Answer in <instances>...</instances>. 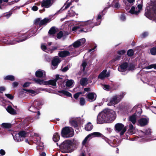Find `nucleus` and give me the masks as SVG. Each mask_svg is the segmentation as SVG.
<instances>
[{
    "instance_id": "18",
    "label": "nucleus",
    "mask_w": 156,
    "mask_h": 156,
    "mask_svg": "<svg viewBox=\"0 0 156 156\" xmlns=\"http://www.w3.org/2000/svg\"><path fill=\"white\" fill-rule=\"evenodd\" d=\"M36 76L41 78H44L45 76V73L44 71L39 70L36 72L35 73Z\"/></svg>"
},
{
    "instance_id": "64",
    "label": "nucleus",
    "mask_w": 156,
    "mask_h": 156,
    "mask_svg": "<svg viewBox=\"0 0 156 156\" xmlns=\"http://www.w3.org/2000/svg\"><path fill=\"white\" fill-rule=\"evenodd\" d=\"M30 84V83L29 82H26L23 85V87H27L29 86Z\"/></svg>"
},
{
    "instance_id": "19",
    "label": "nucleus",
    "mask_w": 156,
    "mask_h": 156,
    "mask_svg": "<svg viewBox=\"0 0 156 156\" xmlns=\"http://www.w3.org/2000/svg\"><path fill=\"white\" fill-rule=\"evenodd\" d=\"M148 119L146 118H141L139 121V123L141 126H144L147 124Z\"/></svg>"
},
{
    "instance_id": "10",
    "label": "nucleus",
    "mask_w": 156,
    "mask_h": 156,
    "mask_svg": "<svg viewBox=\"0 0 156 156\" xmlns=\"http://www.w3.org/2000/svg\"><path fill=\"white\" fill-rule=\"evenodd\" d=\"M86 41V40L84 38H83L80 39L79 40L76 41L74 42L72 44V45H70L69 48L71 47L72 46L75 48H77L79 47L81 45L83 44Z\"/></svg>"
},
{
    "instance_id": "3",
    "label": "nucleus",
    "mask_w": 156,
    "mask_h": 156,
    "mask_svg": "<svg viewBox=\"0 0 156 156\" xmlns=\"http://www.w3.org/2000/svg\"><path fill=\"white\" fill-rule=\"evenodd\" d=\"M75 143L73 140H67L64 141L61 144L62 152L64 153L70 152Z\"/></svg>"
},
{
    "instance_id": "61",
    "label": "nucleus",
    "mask_w": 156,
    "mask_h": 156,
    "mask_svg": "<svg viewBox=\"0 0 156 156\" xmlns=\"http://www.w3.org/2000/svg\"><path fill=\"white\" fill-rule=\"evenodd\" d=\"M126 52V51L124 50H122L120 51H119L118 52V53L120 55H122L124 54Z\"/></svg>"
},
{
    "instance_id": "63",
    "label": "nucleus",
    "mask_w": 156,
    "mask_h": 156,
    "mask_svg": "<svg viewBox=\"0 0 156 156\" xmlns=\"http://www.w3.org/2000/svg\"><path fill=\"white\" fill-rule=\"evenodd\" d=\"M148 33L147 32H146L143 33L142 34V37H145L147 36L148 35Z\"/></svg>"
},
{
    "instance_id": "46",
    "label": "nucleus",
    "mask_w": 156,
    "mask_h": 156,
    "mask_svg": "<svg viewBox=\"0 0 156 156\" xmlns=\"http://www.w3.org/2000/svg\"><path fill=\"white\" fill-rule=\"evenodd\" d=\"M134 54V51L132 49L129 50L127 53V55L129 56H132Z\"/></svg>"
},
{
    "instance_id": "53",
    "label": "nucleus",
    "mask_w": 156,
    "mask_h": 156,
    "mask_svg": "<svg viewBox=\"0 0 156 156\" xmlns=\"http://www.w3.org/2000/svg\"><path fill=\"white\" fill-rule=\"evenodd\" d=\"M141 110V109L140 108L137 106H135L133 108L132 110V112H134V111L137 112V110Z\"/></svg>"
},
{
    "instance_id": "26",
    "label": "nucleus",
    "mask_w": 156,
    "mask_h": 156,
    "mask_svg": "<svg viewBox=\"0 0 156 156\" xmlns=\"http://www.w3.org/2000/svg\"><path fill=\"white\" fill-rule=\"evenodd\" d=\"M6 109L7 111L11 114L14 115L16 114L15 110L10 106H8Z\"/></svg>"
},
{
    "instance_id": "54",
    "label": "nucleus",
    "mask_w": 156,
    "mask_h": 156,
    "mask_svg": "<svg viewBox=\"0 0 156 156\" xmlns=\"http://www.w3.org/2000/svg\"><path fill=\"white\" fill-rule=\"evenodd\" d=\"M76 26L73 27L72 28V31H73L75 32L77 30L80 28V27L78 25H76Z\"/></svg>"
},
{
    "instance_id": "25",
    "label": "nucleus",
    "mask_w": 156,
    "mask_h": 156,
    "mask_svg": "<svg viewBox=\"0 0 156 156\" xmlns=\"http://www.w3.org/2000/svg\"><path fill=\"white\" fill-rule=\"evenodd\" d=\"M74 82L73 80H68L66 83V87H71L73 86Z\"/></svg>"
},
{
    "instance_id": "29",
    "label": "nucleus",
    "mask_w": 156,
    "mask_h": 156,
    "mask_svg": "<svg viewBox=\"0 0 156 156\" xmlns=\"http://www.w3.org/2000/svg\"><path fill=\"white\" fill-rule=\"evenodd\" d=\"M112 6L113 8L116 9H118L120 7V5L118 1H113V2L112 4Z\"/></svg>"
},
{
    "instance_id": "23",
    "label": "nucleus",
    "mask_w": 156,
    "mask_h": 156,
    "mask_svg": "<svg viewBox=\"0 0 156 156\" xmlns=\"http://www.w3.org/2000/svg\"><path fill=\"white\" fill-rule=\"evenodd\" d=\"M34 81L36 83L40 85H47V81H44L43 80H41L39 79H34Z\"/></svg>"
},
{
    "instance_id": "37",
    "label": "nucleus",
    "mask_w": 156,
    "mask_h": 156,
    "mask_svg": "<svg viewBox=\"0 0 156 156\" xmlns=\"http://www.w3.org/2000/svg\"><path fill=\"white\" fill-rule=\"evenodd\" d=\"M111 146H112L113 147H116L119 145L118 142H117L116 140L115 139H114L112 142H111V143H110Z\"/></svg>"
},
{
    "instance_id": "57",
    "label": "nucleus",
    "mask_w": 156,
    "mask_h": 156,
    "mask_svg": "<svg viewBox=\"0 0 156 156\" xmlns=\"http://www.w3.org/2000/svg\"><path fill=\"white\" fill-rule=\"evenodd\" d=\"M120 20L122 21H124L126 20V18L124 14H122L120 17Z\"/></svg>"
},
{
    "instance_id": "4",
    "label": "nucleus",
    "mask_w": 156,
    "mask_h": 156,
    "mask_svg": "<svg viewBox=\"0 0 156 156\" xmlns=\"http://www.w3.org/2000/svg\"><path fill=\"white\" fill-rule=\"evenodd\" d=\"M89 20L86 21H78L76 22V25H78L80 27V28L83 27H93L94 26L100 24V22L98 23H95L93 22V20Z\"/></svg>"
},
{
    "instance_id": "44",
    "label": "nucleus",
    "mask_w": 156,
    "mask_h": 156,
    "mask_svg": "<svg viewBox=\"0 0 156 156\" xmlns=\"http://www.w3.org/2000/svg\"><path fill=\"white\" fill-rule=\"evenodd\" d=\"M24 90L30 94H35L36 93L35 91L32 90L25 89Z\"/></svg>"
},
{
    "instance_id": "50",
    "label": "nucleus",
    "mask_w": 156,
    "mask_h": 156,
    "mask_svg": "<svg viewBox=\"0 0 156 156\" xmlns=\"http://www.w3.org/2000/svg\"><path fill=\"white\" fill-rule=\"evenodd\" d=\"M87 63L85 61H84L82 63L81 65V66L83 67V71H84L85 70V68L87 66Z\"/></svg>"
},
{
    "instance_id": "11",
    "label": "nucleus",
    "mask_w": 156,
    "mask_h": 156,
    "mask_svg": "<svg viewBox=\"0 0 156 156\" xmlns=\"http://www.w3.org/2000/svg\"><path fill=\"white\" fill-rule=\"evenodd\" d=\"M142 7V5L141 4H139L137 5V8L138 9V10H137V8H136L134 6H133L131 8L129 11L130 13L132 14L137 15L141 10Z\"/></svg>"
},
{
    "instance_id": "22",
    "label": "nucleus",
    "mask_w": 156,
    "mask_h": 156,
    "mask_svg": "<svg viewBox=\"0 0 156 156\" xmlns=\"http://www.w3.org/2000/svg\"><path fill=\"white\" fill-rule=\"evenodd\" d=\"M90 138H92L94 137H102V134L98 132H95L89 134Z\"/></svg>"
},
{
    "instance_id": "36",
    "label": "nucleus",
    "mask_w": 156,
    "mask_h": 156,
    "mask_svg": "<svg viewBox=\"0 0 156 156\" xmlns=\"http://www.w3.org/2000/svg\"><path fill=\"white\" fill-rule=\"evenodd\" d=\"M4 79L5 80H9L11 81H13L14 80V77L13 76L8 75L6 76L4 78Z\"/></svg>"
},
{
    "instance_id": "45",
    "label": "nucleus",
    "mask_w": 156,
    "mask_h": 156,
    "mask_svg": "<svg viewBox=\"0 0 156 156\" xmlns=\"http://www.w3.org/2000/svg\"><path fill=\"white\" fill-rule=\"evenodd\" d=\"M146 69H149L152 68H154V69H156V64H154L151 65L146 67Z\"/></svg>"
},
{
    "instance_id": "33",
    "label": "nucleus",
    "mask_w": 156,
    "mask_h": 156,
    "mask_svg": "<svg viewBox=\"0 0 156 156\" xmlns=\"http://www.w3.org/2000/svg\"><path fill=\"white\" fill-rule=\"evenodd\" d=\"M58 92L60 93H62L68 97H71L72 94L69 92L66 91L65 90H62L58 91Z\"/></svg>"
},
{
    "instance_id": "43",
    "label": "nucleus",
    "mask_w": 156,
    "mask_h": 156,
    "mask_svg": "<svg viewBox=\"0 0 156 156\" xmlns=\"http://www.w3.org/2000/svg\"><path fill=\"white\" fill-rule=\"evenodd\" d=\"M150 52L153 55H156V48L154 47L151 48L150 50Z\"/></svg>"
},
{
    "instance_id": "56",
    "label": "nucleus",
    "mask_w": 156,
    "mask_h": 156,
    "mask_svg": "<svg viewBox=\"0 0 156 156\" xmlns=\"http://www.w3.org/2000/svg\"><path fill=\"white\" fill-rule=\"evenodd\" d=\"M62 79V76H59L58 75H56V77L55 80L57 81L59 80H61Z\"/></svg>"
},
{
    "instance_id": "42",
    "label": "nucleus",
    "mask_w": 156,
    "mask_h": 156,
    "mask_svg": "<svg viewBox=\"0 0 156 156\" xmlns=\"http://www.w3.org/2000/svg\"><path fill=\"white\" fill-rule=\"evenodd\" d=\"M101 17H102V16L101 15L99 14L98 15V17H97V18L96 19V20L97 21V22H94V21H93V22L94 23H98L99 22L100 24V23H101Z\"/></svg>"
},
{
    "instance_id": "7",
    "label": "nucleus",
    "mask_w": 156,
    "mask_h": 156,
    "mask_svg": "<svg viewBox=\"0 0 156 156\" xmlns=\"http://www.w3.org/2000/svg\"><path fill=\"white\" fill-rule=\"evenodd\" d=\"M32 136H34L38 137L35 140L36 143L37 145L36 149L37 150H42L44 148L43 143L41 142L40 141L41 138L39 137V135L36 133H32L31 135Z\"/></svg>"
},
{
    "instance_id": "21",
    "label": "nucleus",
    "mask_w": 156,
    "mask_h": 156,
    "mask_svg": "<svg viewBox=\"0 0 156 156\" xmlns=\"http://www.w3.org/2000/svg\"><path fill=\"white\" fill-rule=\"evenodd\" d=\"M14 139V140L16 142H20L22 141H23L22 140V138H21V137L20 136V135H19V133L16 134L15 135V134L14 133L12 135Z\"/></svg>"
},
{
    "instance_id": "27",
    "label": "nucleus",
    "mask_w": 156,
    "mask_h": 156,
    "mask_svg": "<svg viewBox=\"0 0 156 156\" xmlns=\"http://www.w3.org/2000/svg\"><path fill=\"white\" fill-rule=\"evenodd\" d=\"M135 129L132 124H130L129 125V129L128 130V132L130 134L132 135L135 133Z\"/></svg>"
},
{
    "instance_id": "55",
    "label": "nucleus",
    "mask_w": 156,
    "mask_h": 156,
    "mask_svg": "<svg viewBox=\"0 0 156 156\" xmlns=\"http://www.w3.org/2000/svg\"><path fill=\"white\" fill-rule=\"evenodd\" d=\"M71 5V2H69L67 3L66 4H65L64 5H66V6L65 7V8L63 9H67L68 8L70 5Z\"/></svg>"
},
{
    "instance_id": "5",
    "label": "nucleus",
    "mask_w": 156,
    "mask_h": 156,
    "mask_svg": "<svg viewBox=\"0 0 156 156\" xmlns=\"http://www.w3.org/2000/svg\"><path fill=\"white\" fill-rule=\"evenodd\" d=\"M125 94V93H122L120 95H115L110 99L109 102L108 104V106L114 105L118 103Z\"/></svg>"
},
{
    "instance_id": "48",
    "label": "nucleus",
    "mask_w": 156,
    "mask_h": 156,
    "mask_svg": "<svg viewBox=\"0 0 156 156\" xmlns=\"http://www.w3.org/2000/svg\"><path fill=\"white\" fill-rule=\"evenodd\" d=\"M37 110V109L33 106H31L29 109L30 111L33 112H35Z\"/></svg>"
},
{
    "instance_id": "14",
    "label": "nucleus",
    "mask_w": 156,
    "mask_h": 156,
    "mask_svg": "<svg viewBox=\"0 0 156 156\" xmlns=\"http://www.w3.org/2000/svg\"><path fill=\"white\" fill-rule=\"evenodd\" d=\"M110 76L109 72H107V70H103L99 75L98 78L101 80H103L106 77H108Z\"/></svg>"
},
{
    "instance_id": "13",
    "label": "nucleus",
    "mask_w": 156,
    "mask_h": 156,
    "mask_svg": "<svg viewBox=\"0 0 156 156\" xmlns=\"http://www.w3.org/2000/svg\"><path fill=\"white\" fill-rule=\"evenodd\" d=\"M60 62V60L58 57H55L52 61V68L53 69H56L58 63Z\"/></svg>"
},
{
    "instance_id": "60",
    "label": "nucleus",
    "mask_w": 156,
    "mask_h": 156,
    "mask_svg": "<svg viewBox=\"0 0 156 156\" xmlns=\"http://www.w3.org/2000/svg\"><path fill=\"white\" fill-rule=\"evenodd\" d=\"M5 154V151L3 149H1L0 150V154L2 156L4 155Z\"/></svg>"
},
{
    "instance_id": "2",
    "label": "nucleus",
    "mask_w": 156,
    "mask_h": 156,
    "mask_svg": "<svg viewBox=\"0 0 156 156\" xmlns=\"http://www.w3.org/2000/svg\"><path fill=\"white\" fill-rule=\"evenodd\" d=\"M145 14L150 19L156 20V1L148 4L145 10Z\"/></svg>"
},
{
    "instance_id": "15",
    "label": "nucleus",
    "mask_w": 156,
    "mask_h": 156,
    "mask_svg": "<svg viewBox=\"0 0 156 156\" xmlns=\"http://www.w3.org/2000/svg\"><path fill=\"white\" fill-rule=\"evenodd\" d=\"M50 21V19L48 18H45L41 21L40 18H37L36 20L35 23H39L40 25H43L46 24Z\"/></svg>"
},
{
    "instance_id": "9",
    "label": "nucleus",
    "mask_w": 156,
    "mask_h": 156,
    "mask_svg": "<svg viewBox=\"0 0 156 156\" xmlns=\"http://www.w3.org/2000/svg\"><path fill=\"white\" fill-rule=\"evenodd\" d=\"M115 128L116 131L118 132L121 131L120 133V135H122L126 132V129L124 127V125L120 123L116 124L115 125Z\"/></svg>"
},
{
    "instance_id": "6",
    "label": "nucleus",
    "mask_w": 156,
    "mask_h": 156,
    "mask_svg": "<svg viewBox=\"0 0 156 156\" xmlns=\"http://www.w3.org/2000/svg\"><path fill=\"white\" fill-rule=\"evenodd\" d=\"M62 136L64 137H69L73 135V131L70 127H66L63 128L62 131Z\"/></svg>"
},
{
    "instance_id": "28",
    "label": "nucleus",
    "mask_w": 156,
    "mask_h": 156,
    "mask_svg": "<svg viewBox=\"0 0 156 156\" xmlns=\"http://www.w3.org/2000/svg\"><path fill=\"white\" fill-rule=\"evenodd\" d=\"M129 120L134 124L136 123V117L135 114H134L131 116H130L129 118Z\"/></svg>"
},
{
    "instance_id": "59",
    "label": "nucleus",
    "mask_w": 156,
    "mask_h": 156,
    "mask_svg": "<svg viewBox=\"0 0 156 156\" xmlns=\"http://www.w3.org/2000/svg\"><path fill=\"white\" fill-rule=\"evenodd\" d=\"M69 15L70 16H72L75 15V13L74 12H73L72 10H70L69 11Z\"/></svg>"
},
{
    "instance_id": "17",
    "label": "nucleus",
    "mask_w": 156,
    "mask_h": 156,
    "mask_svg": "<svg viewBox=\"0 0 156 156\" xmlns=\"http://www.w3.org/2000/svg\"><path fill=\"white\" fill-rule=\"evenodd\" d=\"M69 34L68 32L65 31H61L57 34V37L58 39L62 37H65Z\"/></svg>"
},
{
    "instance_id": "38",
    "label": "nucleus",
    "mask_w": 156,
    "mask_h": 156,
    "mask_svg": "<svg viewBox=\"0 0 156 156\" xmlns=\"http://www.w3.org/2000/svg\"><path fill=\"white\" fill-rule=\"evenodd\" d=\"M2 125L3 127L6 128H9L11 127V125L9 123H3L2 124Z\"/></svg>"
},
{
    "instance_id": "1",
    "label": "nucleus",
    "mask_w": 156,
    "mask_h": 156,
    "mask_svg": "<svg viewBox=\"0 0 156 156\" xmlns=\"http://www.w3.org/2000/svg\"><path fill=\"white\" fill-rule=\"evenodd\" d=\"M116 114L112 110L106 109L100 113L97 116V124H101L114 121L116 118Z\"/></svg>"
},
{
    "instance_id": "20",
    "label": "nucleus",
    "mask_w": 156,
    "mask_h": 156,
    "mask_svg": "<svg viewBox=\"0 0 156 156\" xmlns=\"http://www.w3.org/2000/svg\"><path fill=\"white\" fill-rule=\"evenodd\" d=\"M69 55V51H61L58 53V55L59 56L61 57H66L67 56Z\"/></svg>"
},
{
    "instance_id": "51",
    "label": "nucleus",
    "mask_w": 156,
    "mask_h": 156,
    "mask_svg": "<svg viewBox=\"0 0 156 156\" xmlns=\"http://www.w3.org/2000/svg\"><path fill=\"white\" fill-rule=\"evenodd\" d=\"M5 95L8 98L10 99H13V96L10 94H5Z\"/></svg>"
},
{
    "instance_id": "40",
    "label": "nucleus",
    "mask_w": 156,
    "mask_h": 156,
    "mask_svg": "<svg viewBox=\"0 0 156 156\" xmlns=\"http://www.w3.org/2000/svg\"><path fill=\"white\" fill-rule=\"evenodd\" d=\"M80 105L81 106L84 105L86 102V101L85 99L83 98H81L80 99Z\"/></svg>"
},
{
    "instance_id": "16",
    "label": "nucleus",
    "mask_w": 156,
    "mask_h": 156,
    "mask_svg": "<svg viewBox=\"0 0 156 156\" xmlns=\"http://www.w3.org/2000/svg\"><path fill=\"white\" fill-rule=\"evenodd\" d=\"M128 69V64L126 62L122 64L118 68V70L121 72H125Z\"/></svg>"
},
{
    "instance_id": "8",
    "label": "nucleus",
    "mask_w": 156,
    "mask_h": 156,
    "mask_svg": "<svg viewBox=\"0 0 156 156\" xmlns=\"http://www.w3.org/2000/svg\"><path fill=\"white\" fill-rule=\"evenodd\" d=\"M56 0H43L41 2V6L48 8L51 6L55 2Z\"/></svg>"
},
{
    "instance_id": "12",
    "label": "nucleus",
    "mask_w": 156,
    "mask_h": 156,
    "mask_svg": "<svg viewBox=\"0 0 156 156\" xmlns=\"http://www.w3.org/2000/svg\"><path fill=\"white\" fill-rule=\"evenodd\" d=\"M96 94L93 92L89 93L86 96V98L87 100L90 102H93L96 99Z\"/></svg>"
},
{
    "instance_id": "34",
    "label": "nucleus",
    "mask_w": 156,
    "mask_h": 156,
    "mask_svg": "<svg viewBox=\"0 0 156 156\" xmlns=\"http://www.w3.org/2000/svg\"><path fill=\"white\" fill-rule=\"evenodd\" d=\"M19 135H20V136L22 138V140H23V139L26 137V135L27 134V133L25 131H22L20 132L19 133Z\"/></svg>"
},
{
    "instance_id": "35",
    "label": "nucleus",
    "mask_w": 156,
    "mask_h": 156,
    "mask_svg": "<svg viewBox=\"0 0 156 156\" xmlns=\"http://www.w3.org/2000/svg\"><path fill=\"white\" fill-rule=\"evenodd\" d=\"M91 138H90V137L89 135V134L84 139L82 142V144L84 145H85L87 143V141L88 140H89Z\"/></svg>"
},
{
    "instance_id": "52",
    "label": "nucleus",
    "mask_w": 156,
    "mask_h": 156,
    "mask_svg": "<svg viewBox=\"0 0 156 156\" xmlns=\"http://www.w3.org/2000/svg\"><path fill=\"white\" fill-rule=\"evenodd\" d=\"M82 93L81 92H78L75 94L74 95V97L76 99H77L79 96L80 94H82Z\"/></svg>"
},
{
    "instance_id": "31",
    "label": "nucleus",
    "mask_w": 156,
    "mask_h": 156,
    "mask_svg": "<svg viewBox=\"0 0 156 156\" xmlns=\"http://www.w3.org/2000/svg\"><path fill=\"white\" fill-rule=\"evenodd\" d=\"M87 79L86 78H83L81 79L80 80V83L81 85L84 86L86 85L87 83Z\"/></svg>"
},
{
    "instance_id": "30",
    "label": "nucleus",
    "mask_w": 156,
    "mask_h": 156,
    "mask_svg": "<svg viewBox=\"0 0 156 156\" xmlns=\"http://www.w3.org/2000/svg\"><path fill=\"white\" fill-rule=\"evenodd\" d=\"M56 81L55 80H51L49 81H47V85L50 84L54 86H56Z\"/></svg>"
},
{
    "instance_id": "62",
    "label": "nucleus",
    "mask_w": 156,
    "mask_h": 156,
    "mask_svg": "<svg viewBox=\"0 0 156 156\" xmlns=\"http://www.w3.org/2000/svg\"><path fill=\"white\" fill-rule=\"evenodd\" d=\"M104 139L108 144H110V143H111V141L109 140L108 138L106 137H104Z\"/></svg>"
},
{
    "instance_id": "49",
    "label": "nucleus",
    "mask_w": 156,
    "mask_h": 156,
    "mask_svg": "<svg viewBox=\"0 0 156 156\" xmlns=\"http://www.w3.org/2000/svg\"><path fill=\"white\" fill-rule=\"evenodd\" d=\"M41 48L44 51L47 52H48V50L47 49V47L44 44H42L41 46Z\"/></svg>"
},
{
    "instance_id": "32",
    "label": "nucleus",
    "mask_w": 156,
    "mask_h": 156,
    "mask_svg": "<svg viewBox=\"0 0 156 156\" xmlns=\"http://www.w3.org/2000/svg\"><path fill=\"white\" fill-rule=\"evenodd\" d=\"M60 139V136L57 133H55L53 136V140L56 142L58 141Z\"/></svg>"
},
{
    "instance_id": "47",
    "label": "nucleus",
    "mask_w": 156,
    "mask_h": 156,
    "mask_svg": "<svg viewBox=\"0 0 156 156\" xmlns=\"http://www.w3.org/2000/svg\"><path fill=\"white\" fill-rule=\"evenodd\" d=\"M58 48V47L56 46H54L53 47L52 49L49 50H48V53H52L55 50H56L57 49V48Z\"/></svg>"
},
{
    "instance_id": "24",
    "label": "nucleus",
    "mask_w": 156,
    "mask_h": 156,
    "mask_svg": "<svg viewBox=\"0 0 156 156\" xmlns=\"http://www.w3.org/2000/svg\"><path fill=\"white\" fill-rule=\"evenodd\" d=\"M93 126L90 122H88L85 125V128L87 131H90L93 129Z\"/></svg>"
},
{
    "instance_id": "41",
    "label": "nucleus",
    "mask_w": 156,
    "mask_h": 156,
    "mask_svg": "<svg viewBox=\"0 0 156 156\" xmlns=\"http://www.w3.org/2000/svg\"><path fill=\"white\" fill-rule=\"evenodd\" d=\"M56 30L54 27H52L49 30L48 33L49 34H55L56 32Z\"/></svg>"
},
{
    "instance_id": "58",
    "label": "nucleus",
    "mask_w": 156,
    "mask_h": 156,
    "mask_svg": "<svg viewBox=\"0 0 156 156\" xmlns=\"http://www.w3.org/2000/svg\"><path fill=\"white\" fill-rule=\"evenodd\" d=\"M103 88L105 90H108L110 88V86L108 85H104Z\"/></svg>"
},
{
    "instance_id": "39",
    "label": "nucleus",
    "mask_w": 156,
    "mask_h": 156,
    "mask_svg": "<svg viewBox=\"0 0 156 156\" xmlns=\"http://www.w3.org/2000/svg\"><path fill=\"white\" fill-rule=\"evenodd\" d=\"M69 122L72 125L75 127H76L77 126L76 122L74 120H71V119H70Z\"/></svg>"
}]
</instances>
